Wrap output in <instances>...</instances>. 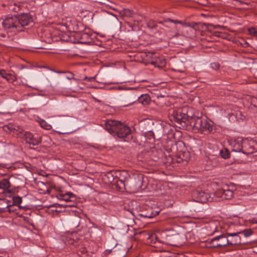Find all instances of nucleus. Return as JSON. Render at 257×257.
Listing matches in <instances>:
<instances>
[{
    "label": "nucleus",
    "mask_w": 257,
    "mask_h": 257,
    "mask_svg": "<svg viewBox=\"0 0 257 257\" xmlns=\"http://www.w3.org/2000/svg\"><path fill=\"white\" fill-rule=\"evenodd\" d=\"M189 125L195 132L200 131L204 134L212 132L214 129L212 122L196 116L190 118Z\"/></svg>",
    "instance_id": "nucleus-3"
},
{
    "label": "nucleus",
    "mask_w": 257,
    "mask_h": 257,
    "mask_svg": "<svg viewBox=\"0 0 257 257\" xmlns=\"http://www.w3.org/2000/svg\"><path fill=\"white\" fill-rule=\"evenodd\" d=\"M248 32L250 35L257 37V29L251 28L248 29Z\"/></svg>",
    "instance_id": "nucleus-24"
},
{
    "label": "nucleus",
    "mask_w": 257,
    "mask_h": 257,
    "mask_svg": "<svg viewBox=\"0 0 257 257\" xmlns=\"http://www.w3.org/2000/svg\"><path fill=\"white\" fill-rule=\"evenodd\" d=\"M172 70L173 71H177V72H182L183 71V70H181L180 69H172Z\"/></svg>",
    "instance_id": "nucleus-34"
},
{
    "label": "nucleus",
    "mask_w": 257,
    "mask_h": 257,
    "mask_svg": "<svg viewBox=\"0 0 257 257\" xmlns=\"http://www.w3.org/2000/svg\"><path fill=\"white\" fill-rule=\"evenodd\" d=\"M22 137L27 143L33 146L38 145L41 142V137L36 134L33 135L30 132H26L22 134Z\"/></svg>",
    "instance_id": "nucleus-12"
},
{
    "label": "nucleus",
    "mask_w": 257,
    "mask_h": 257,
    "mask_svg": "<svg viewBox=\"0 0 257 257\" xmlns=\"http://www.w3.org/2000/svg\"><path fill=\"white\" fill-rule=\"evenodd\" d=\"M212 68L214 70H217L219 68V65H214L212 67Z\"/></svg>",
    "instance_id": "nucleus-30"
},
{
    "label": "nucleus",
    "mask_w": 257,
    "mask_h": 257,
    "mask_svg": "<svg viewBox=\"0 0 257 257\" xmlns=\"http://www.w3.org/2000/svg\"><path fill=\"white\" fill-rule=\"evenodd\" d=\"M6 167L5 166V164H0V169H2V168H4Z\"/></svg>",
    "instance_id": "nucleus-35"
},
{
    "label": "nucleus",
    "mask_w": 257,
    "mask_h": 257,
    "mask_svg": "<svg viewBox=\"0 0 257 257\" xmlns=\"http://www.w3.org/2000/svg\"><path fill=\"white\" fill-rule=\"evenodd\" d=\"M121 174H125V175H126L128 177V175L127 174L126 172H125V171H123L122 172Z\"/></svg>",
    "instance_id": "nucleus-36"
},
{
    "label": "nucleus",
    "mask_w": 257,
    "mask_h": 257,
    "mask_svg": "<svg viewBox=\"0 0 257 257\" xmlns=\"http://www.w3.org/2000/svg\"><path fill=\"white\" fill-rule=\"evenodd\" d=\"M252 234L251 229H246L235 232H226L225 233L228 245H238L244 244L242 237H246Z\"/></svg>",
    "instance_id": "nucleus-4"
},
{
    "label": "nucleus",
    "mask_w": 257,
    "mask_h": 257,
    "mask_svg": "<svg viewBox=\"0 0 257 257\" xmlns=\"http://www.w3.org/2000/svg\"><path fill=\"white\" fill-rule=\"evenodd\" d=\"M106 176L110 179L109 182H111L114 180L113 176L111 173H108L106 175Z\"/></svg>",
    "instance_id": "nucleus-26"
},
{
    "label": "nucleus",
    "mask_w": 257,
    "mask_h": 257,
    "mask_svg": "<svg viewBox=\"0 0 257 257\" xmlns=\"http://www.w3.org/2000/svg\"><path fill=\"white\" fill-rule=\"evenodd\" d=\"M66 78L68 79L71 80V79H74L76 80V79L74 77L73 74L70 72H68L66 73Z\"/></svg>",
    "instance_id": "nucleus-25"
},
{
    "label": "nucleus",
    "mask_w": 257,
    "mask_h": 257,
    "mask_svg": "<svg viewBox=\"0 0 257 257\" xmlns=\"http://www.w3.org/2000/svg\"><path fill=\"white\" fill-rule=\"evenodd\" d=\"M211 246L213 247H220L228 245L225 233H222L212 238L209 242Z\"/></svg>",
    "instance_id": "nucleus-11"
},
{
    "label": "nucleus",
    "mask_w": 257,
    "mask_h": 257,
    "mask_svg": "<svg viewBox=\"0 0 257 257\" xmlns=\"http://www.w3.org/2000/svg\"><path fill=\"white\" fill-rule=\"evenodd\" d=\"M160 212L159 208L153 209L148 207L145 211H142L139 214V215L145 218H152L157 215Z\"/></svg>",
    "instance_id": "nucleus-14"
},
{
    "label": "nucleus",
    "mask_w": 257,
    "mask_h": 257,
    "mask_svg": "<svg viewBox=\"0 0 257 257\" xmlns=\"http://www.w3.org/2000/svg\"><path fill=\"white\" fill-rule=\"evenodd\" d=\"M219 154L221 157L224 159H228L230 157V153L226 149H223L220 150Z\"/></svg>",
    "instance_id": "nucleus-19"
},
{
    "label": "nucleus",
    "mask_w": 257,
    "mask_h": 257,
    "mask_svg": "<svg viewBox=\"0 0 257 257\" xmlns=\"http://www.w3.org/2000/svg\"><path fill=\"white\" fill-rule=\"evenodd\" d=\"M99 3H101V4H106L105 3V2H103V1L99 2Z\"/></svg>",
    "instance_id": "nucleus-37"
},
{
    "label": "nucleus",
    "mask_w": 257,
    "mask_h": 257,
    "mask_svg": "<svg viewBox=\"0 0 257 257\" xmlns=\"http://www.w3.org/2000/svg\"><path fill=\"white\" fill-rule=\"evenodd\" d=\"M254 252L257 253V248L256 249V250L254 251Z\"/></svg>",
    "instance_id": "nucleus-40"
},
{
    "label": "nucleus",
    "mask_w": 257,
    "mask_h": 257,
    "mask_svg": "<svg viewBox=\"0 0 257 257\" xmlns=\"http://www.w3.org/2000/svg\"><path fill=\"white\" fill-rule=\"evenodd\" d=\"M125 179H126V177H125ZM119 181H120V182L121 183L123 184L124 185H125V183L127 184V183H128V181L127 180H125L124 181H122V180H120Z\"/></svg>",
    "instance_id": "nucleus-29"
},
{
    "label": "nucleus",
    "mask_w": 257,
    "mask_h": 257,
    "mask_svg": "<svg viewBox=\"0 0 257 257\" xmlns=\"http://www.w3.org/2000/svg\"><path fill=\"white\" fill-rule=\"evenodd\" d=\"M151 64L152 65H154V64H156L155 62H151Z\"/></svg>",
    "instance_id": "nucleus-39"
},
{
    "label": "nucleus",
    "mask_w": 257,
    "mask_h": 257,
    "mask_svg": "<svg viewBox=\"0 0 257 257\" xmlns=\"http://www.w3.org/2000/svg\"><path fill=\"white\" fill-rule=\"evenodd\" d=\"M113 9V10H114V11H117L116 9H114V8H113V9Z\"/></svg>",
    "instance_id": "nucleus-41"
},
{
    "label": "nucleus",
    "mask_w": 257,
    "mask_h": 257,
    "mask_svg": "<svg viewBox=\"0 0 257 257\" xmlns=\"http://www.w3.org/2000/svg\"><path fill=\"white\" fill-rule=\"evenodd\" d=\"M171 22H174V23H179V22H177V21H174L173 20H170Z\"/></svg>",
    "instance_id": "nucleus-38"
},
{
    "label": "nucleus",
    "mask_w": 257,
    "mask_h": 257,
    "mask_svg": "<svg viewBox=\"0 0 257 257\" xmlns=\"http://www.w3.org/2000/svg\"><path fill=\"white\" fill-rule=\"evenodd\" d=\"M19 24L18 17L15 15H8L2 22V25L5 29L11 31H19Z\"/></svg>",
    "instance_id": "nucleus-8"
},
{
    "label": "nucleus",
    "mask_w": 257,
    "mask_h": 257,
    "mask_svg": "<svg viewBox=\"0 0 257 257\" xmlns=\"http://www.w3.org/2000/svg\"><path fill=\"white\" fill-rule=\"evenodd\" d=\"M19 24V31H22V28L29 25L33 21L32 18L29 14H23L17 16Z\"/></svg>",
    "instance_id": "nucleus-13"
},
{
    "label": "nucleus",
    "mask_w": 257,
    "mask_h": 257,
    "mask_svg": "<svg viewBox=\"0 0 257 257\" xmlns=\"http://www.w3.org/2000/svg\"><path fill=\"white\" fill-rule=\"evenodd\" d=\"M137 97L133 98V95L131 94H126L124 95L121 99L122 102H127V104L124 103L122 105V106H127L135 102V100ZM139 103L142 104L143 105H147L150 102V97L148 94H143L139 97H137Z\"/></svg>",
    "instance_id": "nucleus-6"
},
{
    "label": "nucleus",
    "mask_w": 257,
    "mask_h": 257,
    "mask_svg": "<svg viewBox=\"0 0 257 257\" xmlns=\"http://www.w3.org/2000/svg\"><path fill=\"white\" fill-rule=\"evenodd\" d=\"M219 223L217 221L210 222L206 226V229L209 231L208 234L212 235L220 229L218 226Z\"/></svg>",
    "instance_id": "nucleus-16"
},
{
    "label": "nucleus",
    "mask_w": 257,
    "mask_h": 257,
    "mask_svg": "<svg viewBox=\"0 0 257 257\" xmlns=\"http://www.w3.org/2000/svg\"><path fill=\"white\" fill-rule=\"evenodd\" d=\"M67 195H68V196H71V199L75 197L74 195L72 193H68Z\"/></svg>",
    "instance_id": "nucleus-33"
},
{
    "label": "nucleus",
    "mask_w": 257,
    "mask_h": 257,
    "mask_svg": "<svg viewBox=\"0 0 257 257\" xmlns=\"http://www.w3.org/2000/svg\"><path fill=\"white\" fill-rule=\"evenodd\" d=\"M57 198L61 200H64L66 202H69L71 201V196H68L67 194H60L57 196Z\"/></svg>",
    "instance_id": "nucleus-21"
},
{
    "label": "nucleus",
    "mask_w": 257,
    "mask_h": 257,
    "mask_svg": "<svg viewBox=\"0 0 257 257\" xmlns=\"http://www.w3.org/2000/svg\"><path fill=\"white\" fill-rule=\"evenodd\" d=\"M159 69H163L165 66V65H156Z\"/></svg>",
    "instance_id": "nucleus-32"
},
{
    "label": "nucleus",
    "mask_w": 257,
    "mask_h": 257,
    "mask_svg": "<svg viewBox=\"0 0 257 257\" xmlns=\"http://www.w3.org/2000/svg\"><path fill=\"white\" fill-rule=\"evenodd\" d=\"M94 79V77H85L84 78H83V80H87V81H91L92 80Z\"/></svg>",
    "instance_id": "nucleus-27"
},
{
    "label": "nucleus",
    "mask_w": 257,
    "mask_h": 257,
    "mask_svg": "<svg viewBox=\"0 0 257 257\" xmlns=\"http://www.w3.org/2000/svg\"><path fill=\"white\" fill-rule=\"evenodd\" d=\"M22 202V198L19 196H15L13 197V204L15 205H19Z\"/></svg>",
    "instance_id": "nucleus-23"
},
{
    "label": "nucleus",
    "mask_w": 257,
    "mask_h": 257,
    "mask_svg": "<svg viewBox=\"0 0 257 257\" xmlns=\"http://www.w3.org/2000/svg\"><path fill=\"white\" fill-rule=\"evenodd\" d=\"M193 196L196 202L202 203L207 201H214V197L211 194H208L201 190H196L193 193Z\"/></svg>",
    "instance_id": "nucleus-10"
},
{
    "label": "nucleus",
    "mask_w": 257,
    "mask_h": 257,
    "mask_svg": "<svg viewBox=\"0 0 257 257\" xmlns=\"http://www.w3.org/2000/svg\"><path fill=\"white\" fill-rule=\"evenodd\" d=\"M242 153L245 155L250 154L255 152H257V142L249 140L247 139H243L242 144Z\"/></svg>",
    "instance_id": "nucleus-9"
},
{
    "label": "nucleus",
    "mask_w": 257,
    "mask_h": 257,
    "mask_svg": "<svg viewBox=\"0 0 257 257\" xmlns=\"http://www.w3.org/2000/svg\"><path fill=\"white\" fill-rule=\"evenodd\" d=\"M169 117L170 120L176 123V125L179 128H186L189 124L190 119L186 114V108L170 109Z\"/></svg>",
    "instance_id": "nucleus-2"
},
{
    "label": "nucleus",
    "mask_w": 257,
    "mask_h": 257,
    "mask_svg": "<svg viewBox=\"0 0 257 257\" xmlns=\"http://www.w3.org/2000/svg\"><path fill=\"white\" fill-rule=\"evenodd\" d=\"M118 12L122 17H132L134 15L133 12L130 9H123Z\"/></svg>",
    "instance_id": "nucleus-18"
},
{
    "label": "nucleus",
    "mask_w": 257,
    "mask_h": 257,
    "mask_svg": "<svg viewBox=\"0 0 257 257\" xmlns=\"http://www.w3.org/2000/svg\"><path fill=\"white\" fill-rule=\"evenodd\" d=\"M74 124L73 119L70 116H63L57 121L55 131L60 134H66L72 132V126Z\"/></svg>",
    "instance_id": "nucleus-5"
},
{
    "label": "nucleus",
    "mask_w": 257,
    "mask_h": 257,
    "mask_svg": "<svg viewBox=\"0 0 257 257\" xmlns=\"http://www.w3.org/2000/svg\"><path fill=\"white\" fill-rule=\"evenodd\" d=\"M105 128L110 134L119 138L126 137L131 132L130 127L114 120H107L105 123Z\"/></svg>",
    "instance_id": "nucleus-1"
},
{
    "label": "nucleus",
    "mask_w": 257,
    "mask_h": 257,
    "mask_svg": "<svg viewBox=\"0 0 257 257\" xmlns=\"http://www.w3.org/2000/svg\"><path fill=\"white\" fill-rule=\"evenodd\" d=\"M212 195L214 197L215 201H220L224 199L229 200L233 197V192L226 186L222 189H218Z\"/></svg>",
    "instance_id": "nucleus-7"
},
{
    "label": "nucleus",
    "mask_w": 257,
    "mask_h": 257,
    "mask_svg": "<svg viewBox=\"0 0 257 257\" xmlns=\"http://www.w3.org/2000/svg\"><path fill=\"white\" fill-rule=\"evenodd\" d=\"M11 186V183L8 179H4L0 181V189L8 190Z\"/></svg>",
    "instance_id": "nucleus-17"
},
{
    "label": "nucleus",
    "mask_w": 257,
    "mask_h": 257,
    "mask_svg": "<svg viewBox=\"0 0 257 257\" xmlns=\"http://www.w3.org/2000/svg\"><path fill=\"white\" fill-rule=\"evenodd\" d=\"M4 128H5V130L8 128L9 130H12L13 129L12 126L10 125H6V126H4Z\"/></svg>",
    "instance_id": "nucleus-28"
},
{
    "label": "nucleus",
    "mask_w": 257,
    "mask_h": 257,
    "mask_svg": "<svg viewBox=\"0 0 257 257\" xmlns=\"http://www.w3.org/2000/svg\"><path fill=\"white\" fill-rule=\"evenodd\" d=\"M243 139L241 138H238L232 141L230 143V145L232 148V151L235 152H242V144Z\"/></svg>",
    "instance_id": "nucleus-15"
},
{
    "label": "nucleus",
    "mask_w": 257,
    "mask_h": 257,
    "mask_svg": "<svg viewBox=\"0 0 257 257\" xmlns=\"http://www.w3.org/2000/svg\"><path fill=\"white\" fill-rule=\"evenodd\" d=\"M39 123H40V126L42 127H43L47 130H50L52 128V126L50 124H49V123H48L44 120H41L39 121Z\"/></svg>",
    "instance_id": "nucleus-20"
},
{
    "label": "nucleus",
    "mask_w": 257,
    "mask_h": 257,
    "mask_svg": "<svg viewBox=\"0 0 257 257\" xmlns=\"http://www.w3.org/2000/svg\"><path fill=\"white\" fill-rule=\"evenodd\" d=\"M0 257H3L2 256H0Z\"/></svg>",
    "instance_id": "nucleus-42"
},
{
    "label": "nucleus",
    "mask_w": 257,
    "mask_h": 257,
    "mask_svg": "<svg viewBox=\"0 0 257 257\" xmlns=\"http://www.w3.org/2000/svg\"><path fill=\"white\" fill-rule=\"evenodd\" d=\"M251 222L252 223H257V218H253L251 220Z\"/></svg>",
    "instance_id": "nucleus-31"
},
{
    "label": "nucleus",
    "mask_w": 257,
    "mask_h": 257,
    "mask_svg": "<svg viewBox=\"0 0 257 257\" xmlns=\"http://www.w3.org/2000/svg\"><path fill=\"white\" fill-rule=\"evenodd\" d=\"M21 9V5L20 4L15 3L10 6V10L14 12H18Z\"/></svg>",
    "instance_id": "nucleus-22"
}]
</instances>
